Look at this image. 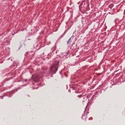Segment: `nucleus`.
<instances>
[{"instance_id": "f257e3e1", "label": "nucleus", "mask_w": 125, "mask_h": 125, "mask_svg": "<svg viewBox=\"0 0 125 125\" xmlns=\"http://www.w3.org/2000/svg\"><path fill=\"white\" fill-rule=\"evenodd\" d=\"M59 65V62L56 61L50 67V71L53 74H55L57 71V68H58V65Z\"/></svg>"}, {"instance_id": "f03ea898", "label": "nucleus", "mask_w": 125, "mask_h": 125, "mask_svg": "<svg viewBox=\"0 0 125 125\" xmlns=\"http://www.w3.org/2000/svg\"><path fill=\"white\" fill-rule=\"evenodd\" d=\"M40 76H32V80L34 81V82H35V83H38L40 81Z\"/></svg>"}, {"instance_id": "7ed1b4c3", "label": "nucleus", "mask_w": 125, "mask_h": 125, "mask_svg": "<svg viewBox=\"0 0 125 125\" xmlns=\"http://www.w3.org/2000/svg\"><path fill=\"white\" fill-rule=\"evenodd\" d=\"M71 39H72V38H70L69 39V40L68 41V42H67V44H70V43H71Z\"/></svg>"}, {"instance_id": "20e7f679", "label": "nucleus", "mask_w": 125, "mask_h": 125, "mask_svg": "<svg viewBox=\"0 0 125 125\" xmlns=\"http://www.w3.org/2000/svg\"><path fill=\"white\" fill-rule=\"evenodd\" d=\"M113 6H114V4H111L109 5V7L111 8L113 7Z\"/></svg>"}, {"instance_id": "39448f33", "label": "nucleus", "mask_w": 125, "mask_h": 125, "mask_svg": "<svg viewBox=\"0 0 125 125\" xmlns=\"http://www.w3.org/2000/svg\"><path fill=\"white\" fill-rule=\"evenodd\" d=\"M80 96H78V97H80Z\"/></svg>"}, {"instance_id": "423d86ee", "label": "nucleus", "mask_w": 125, "mask_h": 125, "mask_svg": "<svg viewBox=\"0 0 125 125\" xmlns=\"http://www.w3.org/2000/svg\"><path fill=\"white\" fill-rule=\"evenodd\" d=\"M83 2V1H82V3Z\"/></svg>"}]
</instances>
